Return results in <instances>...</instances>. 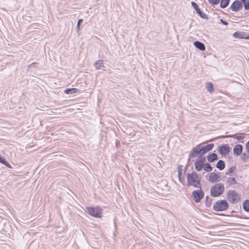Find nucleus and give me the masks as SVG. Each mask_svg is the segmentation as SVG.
<instances>
[{"instance_id":"obj_20","label":"nucleus","mask_w":249,"mask_h":249,"mask_svg":"<svg viewBox=\"0 0 249 249\" xmlns=\"http://www.w3.org/2000/svg\"><path fill=\"white\" fill-rule=\"evenodd\" d=\"M236 183V180L234 178H228L227 179V183L229 185L235 184Z\"/></svg>"},{"instance_id":"obj_33","label":"nucleus","mask_w":249,"mask_h":249,"mask_svg":"<svg viewBox=\"0 0 249 249\" xmlns=\"http://www.w3.org/2000/svg\"><path fill=\"white\" fill-rule=\"evenodd\" d=\"M83 21V20L82 19H80L78 20V22H77V26H76V30L77 31H79V29H80V25L81 23H82V22Z\"/></svg>"},{"instance_id":"obj_23","label":"nucleus","mask_w":249,"mask_h":249,"mask_svg":"<svg viewBox=\"0 0 249 249\" xmlns=\"http://www.w3.org/2000/svg\"><path fill=\"white\" fill-rule=\"evenodd\" d=\"M203 169L206 172H211L213 170V167L210 163H206L204 164Z\"/></svg>"},{"instance_id":"obj_14","label":"nucleus","mask_w":249,"mask_h":249,"mask_svg":"<svg viewBox=\"0 0 249 249\" xmlns=\"http://www.w3.org/2000/svg\"><path fill=\"white\" fill-rule=\"evenodd\" d=\"M191 4L192 7L196 10V13L202 18H204L205 15L203 14L200 8H199L198 5L195 2L192 1L191 2Z\"/></svg>"},{"instance_id":"obj_6","label":"nucleus","mask_w":249,"mask_h":249,"mask_svg":"<svg viewBox=\"0 0 249 249\" xmlns=\"http://www.w3.org/2000/svg\"><path fill=\"white\" fill-rule=\"evenodd\" d=\"M231 148L228 144H223L218 147V152L222 156L228 155L230 152Z\"/></svg>"},{"instance_id":"obj_31","label":"nucleus","mask_w":249,"mask_h":249,"mask_svg":"<svg viewBox=\"0 0 249 249\" xmlns=\"http://www.w3.org/2000/svg\"><path fill=\"white\" fill-rule=\"evenodd\" d=\"M235 168L234 167H231L229 168V169L226 172V174L229 175L231 173H232L234 171Z\"/></svg>"},{"instance_id":"obj_19","label":"nucleus","mask_w":249,"mask_h":249,"mask_svg":"<svg viewBox=\"0 0 249 249\" xmlns=\"http://www.w3.org/2000/svg\"><path fill=\"white\" fill-rule=\"evenodd\" d=\"M78 89L76 88L67 89L65 90V93L68 94H70L74 93L77 92Z\"/></svg>"},{"instance_id":"obj_29","label":"nucleus","mask_w":249,"mask_h":249,"mask_svg":"<svg viewBox=\"0 0 249 249\" xmlns=\"http://www.w3.org/2000/svg\"><path fill=\"white\" fill-rule=\"evenodd\" d=\"M220 1V0H208L209 2L213 5L218 4Z\"/></svg>"},{"instance_id":"obj_30","label":"nucleus","mask_w":249,"mask_h":249,"mask_svg":"<svg viewBox=\"0 0 249 249\" xmlns=\"http://www.w3.org/2000/svg\"><path fill=\"white\" fill-rule=\"evenodd\" d=\"M248 158L249 156L247 155L245 153H244L241 156V159L244 161H246Z\"/></svg>"},{"instance_id":"obj_39","label":"nucleus","mask_w":249,"mask_h":249,"mask_svg":"<svg viewBox=\"0 0 249 249\" xmlns=\"http://www.w3.org/2000/svg\"><path fill=\"white\" fill-rule=\"evenodd\" d=\"M5 160L0 155V163H3Z\"/></svg>"},{"instance_id":"obj_4","label":"nucleus","mask_w":249,"mask_h":249,"mask_svg":"<svg viewBox=\"0 0 249 249\" xmlns=\"http://www.w3.org/2000/svg\"><path fill=\"white\" fill-rule=\"evenodd\" d=\"M228 201L232 203H235L240 200V197L238 194L234 190H230L227 194Z\"/></svg>"},{"instance_id":"obj_7","label":"nucleus","mask_w":249,"mask_h":249,"mask_svg":"<svg viewBox=\"0 0 249 249\" xmlns=\"http://www.w3.org/2000/svg\"><path fill=\"white\" fill-rule=\"evenodd\" d=\"M203 193L201 190L194 191L192 193V196L196 202H199L203 197Z\"/></svg>"},{"instance_id":"obj_11","label":"nucleus","mask_w":249,"mask_h":249,"mask_svg":"<svg viewBox=\"0 0 249 249\" xmlns=\"http://www.w3.org/2000/svg\"><path fill=\"white\" fill-rule=\"evenodd\" d=\"M198 154L201 155V152L200 148L199 147V145H197L193 148V149L190 154V156L192 158H195L196 156H197Z\"/></svg>"},{"instance_id":"obj_21","label":"nucleus","mask_w":249,"mask_h":249,"mask_svg":"<svg viewBox=\"0 0 249 249\" xmlns=\"http://www.w3.org/2000/svg\"><path fill=\"white\" fill-rule=\"evenodd\" d=\"M243 208L245 211L249 212V200H246L243 202Z\"/></svg>"},{"instance_id":"obj_3","label":"nucleus","mask_w":249,"mask_h":249,"mask_svg":"<svg viewBox=\"0 0 249 249\" xmlns=\"http://www.w3.org/2000/svg\"><path fill=\"white\" fill-rule=\"evenodd\" d=\"M229 208V204L225 200H219L215 202L213 209L215 211H224Z\"/></svg>"},{"instance_id":"obj_28","label":"nucleus","mask_w":249,"mask_h":249,"mask_svg":"<svg viewBox=\"0 0 249 249\" xmlns=\"http://www.w3.org/2000/svg\"><path fill=\"white\" fill-rule=\"evenodd\" d=\"M211 204V200L208 196L206 197V205L207 207H209Z\"/></svg>"},{"instance_id":"obj_15","label":"nucleus","mask_w":249,"mask_h":249,"mask_svg":"<svg viewBox=\"0 0 249 249\" xmlns=\"http://www.w3.org/2000/svg\"><path fill=\"white\" fill-rule=\"evenodd\" d=\"M217 155L214 153H213L207 156V160L208 161L210 162H213L214 161L217 160Z\"/></svg>"},{"instance_id":"obj_1","label":"nucleus","mask_w":249,"mask_h":249,"mask_svg":"<svg viewBox=\"0 0 249 249\" xmlns=\"http://www.w3.org/2000/svg\"><path fill=\"white\" fill-rule=\"evenodd\" d=\"M187 180L188 186H193L196 188H200V178L197 174L195 172L188 174Z\"/></svg>"},{"instance_id":"obj_22","label":"nucleus","mask_w":249,"mask_h":249,"mask_svg":"<svg viewBox=\"0 0 249 249\" xmlns=\"http://www.w3.org/2000/svg\"><path fill=\"white\" fill-rule=\"evenodd\" d=\"M230 2V0H221L220 2V7L222 8H226L228 6Z\"/></svg>"},{"instance_id":"obj_26","label":"nucleus","mask_w":249,"mask_h":249,"mask_svg":"<svg viewBox=\"0 0 249 249\" xmlns=\"http://www.w3.org/2000/svg\"><path fill=\"white\" fill-rule=\"evenodd\" d=\"M207 89L210 92H212L213 91V85L211 83H208L206 85Z\"/></svg>"},{"instance_id":"obj_36","label":"nucleus","mask_w":249,"mask_h":249,"mask_svg":"<svg viewBox=\"0 0 249 249\" xmlns=\"http://www.w3.org/2000/svg\"><path fill=\"white\" fill-rule=\"evenodd\" d=\"M220 22L222 24L225 25H227L228 24V22L227 21L223 20V19H220Z\"/></svg>"},{"instance_id":"obj_17","label":"nucleus","mask_w":249,"mask_h":249,"mask_svg":"<svg viewBox=\"0 0 249 249\" xmlns=\"http://www.w3.org/2000/svg\"><path fill=\"white\" fill-rule=\"evenodd\" d=\"M225 166V162L222 160H219L216 164V167L220 170H222Z\"/></svg>"},{"instance_id":"obj_27","label":"nucleus","mask_w":249,"mask_h":249,"mask_svg":"<svg viewBox=\"0 0 249 249\" xmlns=\"http://www.w3.org/2000/svg\"><path fill=\"white\" fill-rule=\"evenodd\" d=\"M244 4L246 10L249 9V0H241Z\"/></svg>"},{"instance_id":"obj_18","label":"nucleus","mask_w":249,"mask_h":249,"mask_svg":"<svg viewBox=\"0 0 249 249\" xmlns=\"http://www.w3.org/2000/svg\"><path fill=\"white\" fill-rule=\"evenodd\" d=\"M103 65V62L102 60H99L95 62L94 64V66L97 70H100L101 69L102 66Z\"/></svg>"},{"instance_id":"obj_37","label":"nucleus","mask_w":249,"mask_h":249,"mask_svg":"<svg viewBox=\"0 0 249 249\" xmlns=\"http://www.w3.org/2000/svg\"><path fill=\"white\" fill-rule=\"evenodd\" d=\"M246 148L248 153H249V141L246 143L245 145Z\"/></svg>"},{"instance_id":"obj_2","label":"nucleus","mask_w":249,"mask_h":249,"mask_svg":"<svg viewBox=\"0 0 249 249\" xmlns=\"http://www.w3.org/2000/svg\"><path fill=\"white\" fill-rule=\"evenodd\" d=\"M225 187L222 183H216L211 189L210 193L212 196L218 197L220 196L224 192Z\"/></svg>"},{"instance_id":"obj_10","label":"nucleus","mask_w":249,"mask_h":249,"mask_svg":"<svg viewBox=\"0 0 249 249\" xmlns=\"http://www.w3.org/2000/svg\"><path fill=\"white\" fill-rule=\"evenodd\" d=\"M214 146L213 143H210L205 146H203L200 148L201 152V155L205 154L209 151L211 150Z\"/></svg>"},{"instance_id":"obj_38","label":"nucleus","mask_w":249,"mask_h":249,"mask_svg":"<svg viewBox=\"0 0 249 249\" xmlns=\"http://www.w3.org/2000/svg\"><path fill=\"white\" fill-rule=\"evenodd\" d=\"M2 164H4L6 166H7L8 168H11V165L6 160H5L4 163H3Z\"/></svg>"},{"instance_id":"obj_9","label":"nucleus","mask_w":249,"mask_h":249,"mask_svg":"<svg viewBox=\"0 0 249 249\" xmlns=\"http://www.w3.org/2000/svg\"><path fill=\"white\" fill-rule=\"evenodd\" d=\"M231 9L234 12L239 11L242 8V3L239 0H235L231 5Z\"/></svg>"},{"instance_id":"obj_12","label":"nucleus","mask_w":249,"mask_h":249,"mask_svg":"<svg viewBox=\"0 0 249 249\" xmlns=\"http://www.w3.org/2000/svg\"><path fill=\"white\" fill-rule=\"evenodd\" d=\"M220 176L214 172H212L210 173L209 177V180L211 182H215L219 181Z\"/></svg>"},{"instance_id":"obj_24","label":"nucleus","mask_w":249,"mask_h":249,"mask_svg":"<svg viewBox=\"0 0 249 249\" xmlns=\"http://www.w3.org/2000/svg\"><path fill=\"white\" fill-rule=\"evenodd\" d=\"M182 167H183V166L181 165H179L178 167V177L179 179V181L181 182H182L181 176V174L182 173V170H183Z\"/></svg>"},{"instance_id":"obj_25","label":"nucleus","mask_w":249,"mask_h":249,"mask_svg":"<svg viewBox=\"0 0 249 249\" xmlns=\"http://www.w3.org/2000/svg\"><path fill=\"white\" fill-rule=\"evenodd\" d=\"M195 167L197 171H201L202 168H203V165L202 164H200L199 162H198L197 160L195 162Z\"/></svg>"},{"instance_id":"obj_8","label":"nucleus","mask_w":249,"mask_h":249,"mask_svg":"<svg viewBox=\"0 0 249 249\" xmlns=\"http://www.w3.org/2000/svg\"><path fill=\"white\" fill-rule=\"evenodd\" d=\"M232 36L236 38L249 39V34L245 32H235Z\"/></svg>"},{"instance_id":"obj_34","label":"nucleus","mask_w":249,"mask_h":249,"mask_svg":"<svg viewBox=\"0 0 249 249\" xmlns=\"http://www.w3.org/2000/svg\"><path fill=\"white\" fill-rule=\"evenodd\" d=\"M198 162H199L200 164H202V165L204 164V162L205 161V159L203 158H201L199 160H197Z\"/></svg>"},{"instance_id":"obj_13","label":"nucleus","mask_w":249,"mask_h":249,"mask_svg":"<svg viewBox=\"0 0 249 249\" xmlns=\"http://www.w3.org/2000/svg\"><path fill=\"white\" fill-rule=\"evenodd\" d=\"M243 150V146L241 144L236 145L233 149V152L234 155L239 156L241 154Z\"/></svg>"},{"instance_id":"obj_32","label":"nucleus","mask_w":249,"mask_h":249,"mask_svg":"<svg viewBox=\"0 0 249 249\" xmlns=\"http://www.w3.org/2000/svg\"><path fill=\"white\" fill-rule=\"evenodd\" d=\"M37 66V63L36 62H34L31 64L28 68V69H32L33 68H36Z\"/></svg>"},{"instance_id":"obj_35","label":"nucleus","mask_w":249,"mask_h":249,"mask_svg":"<svg viewBox=\"0 0 249 249\" xmlns=\"http://www.w3.org/2000/svg\"><path fill=\"white\" fill-rule=\"evenodd\" d=\"M237 140L241 142L243 139L244 137L241 136H236L234 137Z\"/></svg>"},{"instance_id":"obj_5","label":"nucleus","mask_w":249,"mask_h":249,"mask_svg":"<svg viewBox=\"0 0 249 249\" xmlns=\"http://www.w3.org/2000/svg\"><path fill=\"white\" fill-rule=\"evenodd\" d=\"M86 212L89 215L95 217H101L102 216L101 211L98 208L87 207Z\"/></svg>"},{"instance_id":"obj_16","label":"nucleus","mask_w":249,"mask_h":249,"mask_svg":"<svg viewBox=\"0 0 249 249\" xmlns=\"http://www.w3.org/2000/svg\"><path fill=\"white\" fill-rule=\"evenodd\" d=\"M194 44L196 48L199 49L201 51H204L205 49V46L204 44L200 41H196L194 42Z\"/></svg>"}]
</instances>
